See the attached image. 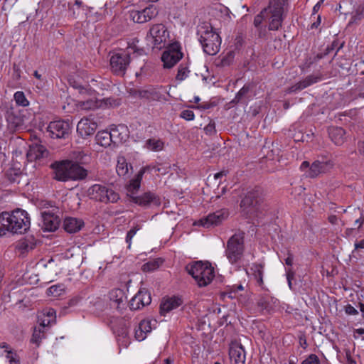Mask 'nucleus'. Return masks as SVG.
<instances>
[{"mask_svg":"<svg viewBox=\"0 0 364 364\" xmlns=\"http://www.w3.org/2000/svg\"><path fill=\"white\" fill-rule=\"evenodd\" d=\"M31 218L28 213L21 208L11 213L3 212L0 214V236L7 232L24 234L30 228Z\"/></svg>","mask_w":364,"mask_h":364,"instance_id":"1","label":"nucleus"},{"mask_svg":"<svg viewBox=\"0 0 364 364\" xmlns=\"http://www.w3.org/2000/svg\"><path fill=\"white\" fill-rule=\"evenodd\" d=\"M87 176V171L77 163L64 161L55 166V178L60 181L82 180Z\"/></svg>","mask_w":364,"mask_h":364,"instance_id":"2","label":"nucleus"},{"mask_svg":"<svg viewBox=\"0 0 364 364\" xmlns=\"http://www.w3.org/2000/svg\"><path fill=\"white\" fill-rule=\"evenodd\" d=\"M283 6L281 0H271L268 8L264 9L259 14L255 16L254 24L256 27L259 26L263 18L269 15L270 22L269 24V30H278L282 26Z\"/></svg>","mask_w":364,"mask_h":364,"instance_id":"3","label":"nucleus"},{"mask_svg":"<svg viewBox=\"0 0 364 364\" xmlns=\"http://www.w3.org/2000/svg\"><path fill=\"white\" fill-rule=\"evenodd\" d=\"M186 269L200 287L209 284L215 277L214 268L209 262L197 261L188 264Z\"/></svg>","mask_w":364,"mask_h":364,"instance_id":"4","label":"nucleus"},{"mask_svg":"<svg viewBox=\"0 0 364 364\" xmlns=\"http://www.w3.org/2000/svg\"><path fill=\"white\" fill-rule=\"evenodd\" d=\"M263 194L260 188L249 191L240 203V208L247 214L254 215L264 209Z\"/></svg>","mask_w":364,"mask_h":364,"instance_id":"5","label":"nucleus"},{"mask_svg":"<svg viewBox=\"0 0 364 364\" xmlns=\"http://www.w3.org/2000/svg\"><path fill=\"white\" fill-rule=\"evenodd\" d=\"M87 193L91 200L105 203H115L119 198L117 193L105 184L92 185L88 188Z\"/></svg>","mask_w":364,"mask_h":364,"instance_id":"6","label":"nucleus"},{"mask_svg":"<svg viewBox=\"0 0 364 364\" xmlns=\"http://www.w3.org/2000/svg\"><path fill=\"white\" fill-rule=\"evenodd\" d=\"M244 233L237 232L228 241L225 255L231 264L237 263L244 252Z\"/></svg>","mask_w":364,"mask_h":364,"instance_id":"7","label":"nucleus"},{"mask_svg":"<svg viewBox=\"0 0 364 364\" xmlns=\"http://www.w3.org/2000/svg\"><path fill=\"white\" fill-rule=\"evenodd\" d=\"M169 33L162 23L153 25L146 36V39L151 41L154 48L161 49L167 43Z\"/></svg>","mask_w":364,"mask_h":364,"instance_id":"8","label":"nucleus"},{"mask_svg":"<svg viewBox=\"0 0 364 364\" xmlns=\"http://www.w3.org/2000/svg\"><path fill=\"white\" fill-rule=\"evenodd\" d=\"M129 46L126 53H116L110 58L112 71L117 75L123 76L131 63Z\"/></svg>","mask_w":364,"mask_h":364,"instance_id":"9","label":"nucleus"},{"mask_svg":"<svg viewBox=\"0 0 364 364\" xmlns=\"http://www.w3.org/2000/svg\"><path fill=\"white\" fill-rule=\"evenodd\" d=\"M131 51V65L135 70L136 76L144 73L146 61V53L143 48H138L136 45L129 46Z\"/></svg>","mask_w":364,"mask_h":364,"instance_id":"10","label":"nucleus"},{"mask_svg":"<svg viewBox=\"0 0 364 364\" xmlns=\"http://www.w3.org/2000/svg\"><path fill=\"white\" fill-rule=\"evenodd\" d=\"M76 88L79 90V93L82 96H89V98L85 100H78L77 106L83 110L95 109L100 106V102L95 97L94 90L89 87L78 85Z\"/></svg>","mask_w":364,"mask_h":364,"instance_id":"11","label":"nucleus"},{"mask_svg":"<svg viewBox=\"0 0 364 364\" xmlns=\"http://www.w3.org/2000/svg\"><path fill=\"white\" fill-rule=\"evenodd\" d=\"M183 55L180 46L178 43L172 44L162 54L161 60L164 63V67L166 68L173 67L183 58Z\"/></svg>","mask_w":364,"mask_h":364,"instance_id":"12","label":"nucleus"},{"mask_svg":"<svg viewBox=\"0 0 364 364\" xmlns=\"http://www.w3.org/2000/svg\"><path fill=\"white\" fill-rule=\"evenodd\" d=\"M47 130L52 138L65 139L70 134V126L68 122L58 120L50 122Z\"/></svg>","mask_w":364,"mask_h":364,"instance_id":"13","label":"nucleus"},{"mask_svg":"<svg viewBox=\"0 0 364 364\" xmlns=\"http://www.w3.org/2000/svg\"><path fill=\"white\" fill-rule=\"evenodd\" d=\"M331 167V164L328 161H316L310 166L309 163L305 161L301 163L300 169L303 171L308 169V176L315 178L319 174L326 172Z\"/></svg>","mask_w":364,"mask_h":364,"instance_id":"14","label":"nucleus"},{"mask_svg":"<svg viewBox=\"0 0 364 364\" xmlns=\"http://www.w3.org/2000/svg\"><path fill=\"white\" fill-rule=\"evenodd\" d=\"M228 211L226 209H221L210 213L207 217L201 219L199 223L203 227L209 228L220 224L228 217Z\"/></svg>","mask_w":364,"mask_h":364,"instance_id":"15","label":"nucleus"},{"mask_svg":"<svg viewBox=\"0 0 364 364\" xmlns=\"http://www.w3.org/2000/svg\"><path fill=\"white\" fill-rule=\"evenodd\" d=\"M154 170L155 171H160L159 168L155 166H146L142 167L136 176L130 181L129 185L127 187L128 196L132 198V196H135V193L139 189L141 186V181L142 180L143 175L146 171Z\"/></svg>","mask_w":364,"mask_h":364,"instance_id":"16","label":"nucleus"},{"mask_svg":"<svg viewBox=\"0 0 364 364\" xmlns=\"http://www.w3.org/2000/svg\"><path fill=\"white\" fill-rule=\"evenodd\" d=\"M229 356L231 364H245L246 360L243 346L237 343L232 342L230 345Z\"/></svg>","mask_w":364,"mask_h":364,"instance_id":"17","label":"nucleus"},{"mask_svg":"<svg viewBox=\"0 0 364 364\" xmlns=\"http://www.w3.org/2000/svg\"><path fill=\"white\" fill-rule=\"evenodd\" d=\"M132 201L144 207L150 205L159 206L161 204L160 198L152 192L144 193L140 196H132Z\"/></svg>","mask_w":364,"mask_h":364,"instance_id":"18","label":"nucleus"},{"mask_svg":"<svg viewBox=\"0 0 364 364\" xmlns=\"http://www.w3.org/2000/svg\"><path fill=\"white\" fill-rule=\"evenodd\" d=\"M200 43L205 53L213 55L220 50L221 39L218 33L211 34L210 38H206L204 42H200Z\"/></svg>","mask_w":364,"mask_h":364,"instance_id":"19","label":"nucleus"},{"mask_svg":"<svg viewBox=\"0 0 364 364\" xmlns=\"http://www.w3.org/2000/svg\"><path fill=\"white\" fill-rule=\"evenodd\" d=\"M151 301V298L150 294L146 290H140L131 299L129 302V307L131 309L137 310L149 305Z\"/></svg>","mask_w":364,"mask_h":364,"instance_id":"20","label":"nucleus"},{"mask_svg":"<svg viewBox=\"0 0 364 364\" xmlns=\"http://www.w3.org/2000/svg\"><path fill=\"white\" fill-rule=\"evenodd\" d=\"M97 128L95 122L88 117L82 118L77 123V132L82 136L86 137L95 133Z\"/></svg>","mask_w":364,"mask_h":364,"instance_id":"21","label":"nucleus"},{"mask_svg":"<svg viewBox=\"0 0 364 364\" xmlns=\"http://www.w3.org/2000/svg\"><path fill=\"white\" fill-rule=\"evenodd\" d=\"M137 93L140 98L149 101H160L164 99V90L161 88L148 87L138 90Z\"/></svg>","mask_w":364,"mask_h":364,"instance_id":"22","label":"nucleus"},{"mask_svg":"<svg viewBox=\"0 0 364 364\" xmlns=\"http://www.w3.org/2000/svg\"><path fill=\"white\" fill-rule=\"evenodd\" d=\"M41 216L44 230L53 232L58 229L60 220L57 215L50 211H42Z\"/></svg>","mask_w":364,"mask_h":364,"instance_id":"23","label":"nucleus"},{"mask_svg":"<svg viewBox=\"0 0 364 364\" xmlns=\"http://www.w3.org/2000/svg\"><path fill=\"white\" fill-rule=\"evenodd\" d=\"M112 143L119 144L125 142L129 138V132L128 127L124 124H119L110 130Z\"/></svg>","mask_w":364,"mask_h":364,"instance_id":"24","label":"nucleus"},{"mask_svg":"<svg viewBox=\"0 0 364 364\" xmlns=\"http://www.w3.org/2000/svg\"><path fill=\"white\" fill-rule=\"evenodd\" d=\"M26 156L29 161L41 160L48 156V151L41 144H33L30 146Z\"/></svg>","mask_w":364,"mask_h":364,"instance_id":"25","label":"nucleus"},{"mask_svg":"<svg viewBox=\"0 0 364 364\" xmlns=\"http://www.w3.org/2000/svg\"><path fill=\"white\" fill-rule=\"evenodd\" d=\"M111 306L117 309H121L126 305L124 292L120 289H114L109 293Z\"/></svg>","mask_w":364,"mask_h":364,"instance_id":"26","label":"nucleus"},{"mask_svg":"<svg viewBox=\"0 0 364 364\" xmlns=\"http://www.w3.org/2000/svg\"><path fill=\"white\" fill-rule=\"evenodd\" d=\"M182 303L183 301L179 297L173 296L164 299L160 305L161 314L165 316L167 313L179 307Z\"/></svg>","mask_w":364,"mask_h":364,"instance_id":"27","label":"nucleus"},{"mask_svg":"<svg viewBox=\"0 0 364 364\" xmlns=\"http://www.w3.org/2000/svg\"><path fill=\"white\" fill-rule=\"evenodd\" d=\"M211 34H217V33L213 31V26L210 23L202 22L198 25L197 36L200 43L204 42L206 38H210Z\"/></svg>","mask_w":364,"mask_h":364,"instance_id":"28","label":"nucleus"},{"mask_svg":"<svg viewBox=\"0 0 364 364\" xmlns=\"http://www.w3.org/2000/svg\"><path fill=\"white\" fill-rule=\"evenodd\" d=\"M320 78L314 75H309L303 80L294 84L287 90L288 93L301 90L319 81Z\"/></svg>","mask_w":364,"mask_h":364,"instance_id":"29","label":"nucleus"},{"mask_svg":"<svg viewBox=\"0 0 364 364\" xmlns=\"http://www.w3.org/2000/svg\"><path fill=\"white\" fill-rule=\"evenodd\" d=\"M329 137L337 146L342 145L346 140V132L341 127H333L328 129Z\"/></svg>","mask_w":364,"mask_h":364,"instance_id":"30","label":"nucleus"},{"mask_svg":"<svg viewBox=\"0 0 364 364\" xmlns=\"http://www.w3.org/2000/svg\"><path fill=\"white\" fill-rule=\"evenodd\" d=\"M83 225V221L76 218H66L63 223L65 230L69 233H75L79 231Z\"/></svg>","mask_w":364,"mask_h":364,"instance_id":"31","label":"nucleus"},{"mask_svg":"<svg viewBox=\"0 0 364 364\" xmlns=\"http://www.w3.org/2000/svg\"><path fill=\"white\" fill-rule=\"evenodd\" d=\"M151 331V321L142 320L135 329V338L137 341H141L146 337V334Z\"/></svg>","mask_w":364,"mask_h":364,"instance_id":"32","label":"nucleus"},{"mask_svg":"<svg viewBox=\"0 0 364 364\" xmlns=\"http://www.w3.org/2000/svg\"><path fill=\"white\" fill-rule=\"evenodd\" d=\"M97 144L99 145L107 147L112 143V134L110 132L100 131L95 136Z\"/></svg>","mask_w":364,"mask_h":364,"instance_id":"33","label":"nucleus"},{"mask_svg":"<svg viewBox=\"0 0 364 364\" xmlns=\"http://www.w3.org/2000/svg\"><path fill=\"white\" fill-rule=\"evenodd\" d=\"M250 271L257 280V284L262 287L264 284L263 282V273H264V264L260 263L252 264Z\"/></svg>","mask_w":364,"mask_h":364,"instance_id":"34","label":"nucleus"},{"mask_svg":"<svg viewBox=\"0 0 364 364\" xmlns=\"http://www.w3.org/2000/svg\"><path fill=\"white\" fill-rule=\"evenodd\" d=\"M159 14L158 9L156 6L151 4L142 9L143 14V23L148 22L155 18Z\"/></svg>","mask_w":364,"mask_h":364,"instance_id":"35","label":"nucleus"},{"mask_svg":"<svg viewBox=\"0 0 364 364\" xmlns=\"http://www.w3.org/2000/svg\"><path fill=\"white\" fill-rule=\"evenodd\" d=\"M145 147L153 151H160L164 147V143L161 139H149L146 141Z\"/></svg>","mask_w":364,"mask_h":364,"instance_id":"36","label":"nucleus"},{"mask_svg":"<svg viewBox=\"0 0 364 364\" xmlns=\"http://www.w3.org/2000/svg\"><path fill=\"white\" fill-rule=\"evenodd\" d=\"M129 166H131L129 165L124 157L118 158L116 171L119 176H125L129 171Z\"/></svg>","mask_w":364,"mask_h":364,"instance_id":"37","label":"nucleus"},{"mask_svg":"<svg viewBox=\"0 0 364 364\" xmlns=\"http://www.w3.org/2000/svg\"><path fill=\"white\" fill-rule=\"evenodd\" d=\"M44 331L40 327H36L34 328L31 342L36 344L37 346H39L42 339L44 338Z\"/></svg>","mask_w":364,"mask_h":364,"instance_id":"38","label":"nucleus"},{"mask_svg":"<svg viewBox=\"0 0 364 364\" xmlns=\"http://www.w3.org/2000/svg\"><path fill=\"white\" fill-rule=\"evenodd\" d=\"M190 73L188 66L186 64H181L178 68V73L176 79L178 81H183L186 80Z\"/></svg>","mask_w":364,"mask_h":364,"instance_id":"39","label":"nucleus"},{"mask_svg":"<svg viewBox=\"0 0 364 364\" xmlns=\"http://www.w3.org/2000/svg\"><path fill=\"white\" fill-rule=\"evenodd\" d=\"M128 16L130 20L134 23H143V14L141 10H130L128 12Z\"/></svg>","mask_w":364,"mask_h":364,"instance_id":"40","label":"nucleus"},{"mask_svg":"<svg viewBox=\"0 0 364 364\" xmlns=\"http://www.w3.org/2000/svg\"><path fill=\"white\" fill-rule=\"evenodd\" d=\"M161 263L162 262L159 259L149 261L144 264H143L142 270L144 272L154 271L159 268Z\"/></svg>","mask_w":364,"mask_h":364,"instance_id":"41","label":"nucleus"},{"mask_svg":"<svg viewBox=\"0 0 364 364\" xmlns=\"http://www.w3.org/2000/svg\"><path fill=\"white\" fill-rule=\"evenodd\" d=\"M9 364H20V358L14 350H8L6 354L3 355Z\"/></svg>","mask_w":364,"mask_h":364,"instance_id":"42","label":"nucleus"},{"mask_svg":"<svg viewBox=\"0 0 364 364\" xmlns=\"http://www.w3.org/2000/svg\"><path fill=\"white\" fill-rule=\"evenodd\" d=\"M14 100L16 103L22 107H26L29 105L28 100L26 99L24 93L21 91L16 92L14 95Z\"/></svg>","mask_w":364,"mask_h":364,"instance_id":"43","label":"nucleus"},{"mask_svg":"<svg viewBox=\"0 0 364 364\" xmlns=\"http://www.w3.org/2000/svg\"><path fill=\"white\" fill-rule=\"evenodd\" d=\"M244 287L241 284H234L228 287L226 294L229 298L233 299L237 297V294L239 291H243Z\"/></svg>","mask_w":364,"mask_h":364,"instance_id":"44","label":"nucleus"},{"mask_svg":"<svg viewBox=\"0 0 364 364\" xmlns=\"http://www.w3.org/2000/svg\"><path fill=\"white\" fill-rule=\"evenodd\" d=\"M73 157L77 161V163L85 164L90 160V156L85 154L83 151H77L73 152Z\"/></svg>","mask_w":364,"mask_h":364,"instance_id":"45","label":"nucleus"},{"mask_svg":"<svg viewBox=\"0 0 364 364\" xmlns=\"http://www.w3.org/2000/svg\"><path fill=\"white\" fill-rule=\"evenodd\" d=\"M64 291L63 288L60 285H53L50 287H49L46 293L48 296H60L63 292Z\"/></svg>","mask_w":364,"mask_h":364,"instance_id":"46","label":"nucleus"},{"mask_svg":"<svg viewBox=\"0 0 364 364\" xmlns=\"http://www.w3.org/2000/svg\"><path fill=\"white\" fill-rule=\"evenodd\" d=\"M141 229V226L139 225H136L134 226L127 234L126 237V242L128 244V248L131 247L132 240L134 236L136 235L138 230Z\"/></svg>","mask_w":364,"mask_h":364,"instance_id":"47","label":"nucleus"},{"mask_svg":"<svg viewBox=\"0 0 364 364\" xmlns=\"http://www.w3.org/2000/svg\"><path fill=\"white\" fill-rule=\"evenodd\" d=\"M354 250L352 251L351 256L355 259L358 258L359 251L362 249H364V239L356 242L354 245Z\"/></svg>","mask_w":364,"mask_h":364,"instance_id":"48","label":"nucleus"},{"mask_svg":"<svg viewBox=\"0 0 364 364\" xmlns=\"http://www.w3.org/2000/svg\"><path fill=\"white\" fill-rule=\"evenodd\" d=\"M301 364H321L318 357L316 354H310Z\"/></svg>","mask_w":364,"mask_h":364,"instance_id":"49","label":"nucleus"},{"mask_svg":"<svg viewBox=\"0 0 364 364\" xmlns=\"http://www.w3.org/2000/svg\"><path fill=\"white\" fill-rule=\"evenodd\" d=\"M180 116L181 118L188 121L193 120L195 118L194 112L190 109H185L182 111Z\"/></svg>","mask_w":364,"mask_h":364,"instance_id":"50","label":"nucleus"},{"mask_svg":"<svg viewBox=\"0 0 364 364\" xmlns=\"http://www.w3.org/2000/svg\"><path fill=\"white\" fill-rule=\"evenodd\" d=\"M250 90V85L243 86L237 92L235 97L237 101H240L243 97H245Z\"/></svg>","mask_w":364,"mask_h":364,"instance_id":"51","label":"nucleus"},{"mask_svg":"<svg viewBox=\"0 0 364 364\" xmlns=\"http://www.w3.org/2000/svg\"><path fill=\"white\" fill-rule=\"evenodd\" d=\"M20 175V171L18 170H9L7 172V176L11 182H16V177Z\"/></svg>","mask_w":364,"mask_h":364,"instance_id":"52","label":"nucleus"},{"mask_svg":"<svg viewBox=\"0 0 364 364\" xmlns=\"http://www.w3.org/2000/svg\"><path fill=\"white\" fill-rule=\"evenodd\" d=\"M294 271L291 269H288L287 270V279L288 282V286L291 289H292L291 280L294 279Z\"/></svg>","mask_w":364,"mask_h":364,"instance_id":"53","label":"nucleus"},{"mask_svg":"<svg viewBox=\"0 0 364 364\" xmlns=\"http://www.w3.org/2000/svg\"><path fill=\"white\" fill-rule=\"evenodd\" d=\"M344 310L348 315H357L358 311L350 304H347L344 307Z\"/></svg>","mask_w":364,"mask_h":364,"instance_id":"54","label":"nucleus"},{"mask_svg":"<svg viewBox=\"0 0 364 364\" xmlns=\"http://www.w3.org/2000/svg\"><path fill=\"white\" fill-rule=\"evenodd\" d=\"M345 364H357L355 359L353 358V357L350 355V351H347L346 353V363Z\"/></svg>","mask_w":364,"mask_h":364,"instance_id":"55","label":"nucleus"},{"mask_svg":"<svg viewBox=\"0 0 364 364\" xmlns=\"http://www.w3.org/2000/svg\"><path fill=\"white\" fill-rule=\"evenodd\" d=\"M50 321H51L50 318L43 319V320L39 318L40 328H41L42 329L44 328L46 326H47L50 324Z\"/></svg>","mask_w":364,"mask_h":364,"instance_id":"56","label":"nucleus"},{"mask_svg":"<svg viewBox=\"0 0 364 364\" xmlns=\"http://www.w3.org/2000/svg\"><path fill=\"white\" fill-rule=\"evenodd\" d=\"M364 223V215L363 212L360 213V216L359 218L356 219L355 221V225H358V228L361 227L363 223Z\"/></svg>","mask_w":364,"mask_h":364,"instance_id":"57","label":"nucleus"},{"mask_svg":"<svg viewBox=\"0 0 364 364\" xmlns=\"http://www.w3.org/2000/svg\"><path fill=\"white\" fill-rule=\"evenodd\" d=\"M0 348L4 349L2 355L6 354V351L8 350H14L6 343H0Z\"/></svg>","mask_w":364,"mask_h":364,"instance_id":"58","label":"nucleus"},{"mask_svg":"<svg viewBox=\"0 0 364 364\" xmlns=\"http://www.w3.org/2000/svg\"><path fill=\"white\" fill-rule=\"evenodd\" d=\"M204 130L206 133H212L215 132V125L214 124H208L205 128Z\"/></svg>","mask_w":364,"mask_h":364,"instance_id":"59","label":"nucleus"},{"mask_svg":"<svg viewBox=\"0 0 364 364\" xmlns=\"http://www.w3.org/2000/svg\"><path fill=\"white\" fill-rule=\"evenodd\" d=\"M358 149L359 153L364 157V140L358 143Z\"/></svg>","mask_w":364,"mask_h":364,"instance_id":"60","label":"nucleus"},{"mask_svg":"<svg viewBox=\"0 0 364 364\" xmlns=\"http://www.w3.org/2000/svg\"><path fill=\"white\" fill-rule=\"evenodd\" d=\"M285 263L288 266L293 264V256L291 254H289L287 258L285 259Z\"/></svg>","mask_w":364,"mask_h":364,"instance_id":"61","label":"nucleus"},{"mask_svg":"<svg viewBox=\"0 0 364 364\" xmlns=\"http://www.w3.org/2000/svg\"><path fill=\"white\" fill-rule=\"evenodd\" d=\"M55 314V311L53 309H49L48 311L47 312V316L50 319H53L54 318Z\"/></svg>","mask_w":364,"mask_h":364,"instance_id":"62","label":"nucleus"},{"mask_svg":"<svg viewBox=\"0 0 364 364\" xmlns=\"http://www.w3.org/2000/svg\"><path fill=\"white\" fill-rule=\"evenodd\" d=\"M75 5L77 7V9H84L85 7L82 1L80 0H75Z\"/></svg>","mask_w":364,"mask_h":364,"instance_id":"63","label":"nucleus"},{"mask_svg":"<svg viewBox=\"0 0 364 364\" xmlns=\"http://www.w3.org/2000/svg\"><path fill=\"white\" fill-rule=\"evenodd\" d=\"M337 220H338V218L336 215H330L328 217V221L331 223V224H336L337 223Z\"/></svg>","mask_w":364,"mask_h":364,"instance_id":"64","label":"nucleus"}]
</instances>
